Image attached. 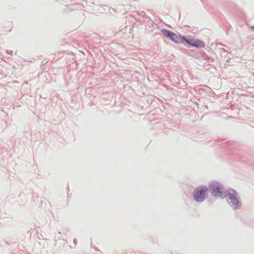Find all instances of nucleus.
<instances>
[{
    "instance_id": "20e7f679",
    "label": "nucleus",
    "mask_w": 254,
    "mask_h": 254,
    "mask_svg": "<svg viewBox=\"0 0 254 254\" xmlns=\"http://www.w3.org/2000/svg\"><path fill=\"white\" fill-rule=\"evenodd\" d=\"M184 40L189 45L193 47L200 48L204 47V43L202 41L197 39H189L185 38Z\"/></svg>"
},
{
    "instance_id": "39448f33",
    "label": "nucleus",
    "mask_w": 254,
    "mask_h": 254,
    "mask_svg": "<svg viewBox=\"0 0 254 254\" xmlns=\"http://www.w3.org/2000/svg\"><path fill=\"white\" fill-rule=\"evenodd\" d=\"M228 197L231 200V202L233 203L235 205H238L239 201L237 197V194L235 191H233L232 193H229Z\"/></svg>"
},
{
    "instance_id": "f03ea898",
    "label": "nucleus",
    "mask_w": 254,
    "mask_h": 254,
    "mask_svg": "<svg viewBox=\"0 0 254 254\" xmlns=\"http://www.w3.org/2000/svg\"><path fill=\"white\" fill-rule=\"evenodd\" d=\"M211 193L216 197L222 196L224 194V188L218 183H212L209 187Z\"/></svg>"
},
{
    "instance_id": "f257e3e1",
    "label": "nucleus",
    "mask_w": 254,
    "mask_h": 254,
    "mask_svg": "<svg viewBox=\"0 0 254 254\" xmlns=\"http://www.w3.org/2000/svg\"><path fill=\"white\" fill-rule=\"evenodd\" d=\"M207 188L205 186H199L197 187L193 191L194 199L197 201H203L207 196Z\"/></svg>"
},
{
    "instance_id": "7ed1b4c3",
    "label": "nucleus",
    "mask_w": 254,
    "mask_h": 254,
    "mask_svg": "<svg viewBox=\"0 0 254 254\" xmlns=\"http://www.w3.org/2000/svg\"><path fill=\"white\" fill-rule=\"evenodd\" d=\"M162 32L166 38H169L172 41L176 43H181L185 38L181 35H177L175 33L167 30H162Z\"/></svg>"
}]
</instances>
